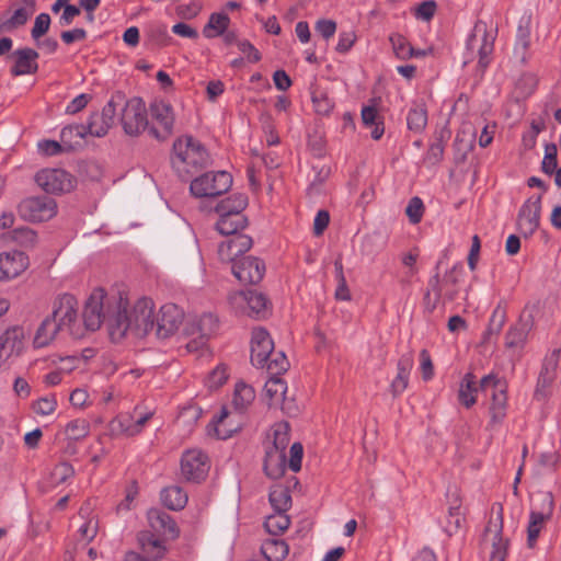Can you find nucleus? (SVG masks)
I'll use <instances>...</instances> for the list:
<instances>
[{"label":"nucleus","instance_id":"0eeeda50","mask_svg":"<svg viewBox=\"0 0 561 561\" xmlns=\"http://www.w3.org/2000/svg\"><path fill=\"white\" fill-rule=\"evenodd\" d=\"M496 30L489 27L483 21H478L468 39V48L472 54L477 53L478 67L485 69L491 65L494 50Z\"/></svg>","mask_w":561,"mask_h":561},{"label":"nucleus","instance_id":"f3484780","mask_svg":"<svg viewBox=\"0 0 561 561\" xmlns=\"http://www.w3.org/2000/svg\"><path fill=\"white\" fill-rule=\"evenodd\" d=\"M541 213V195L525 201L517 215V227L524 237H530L538 229Z\"/></svg>","mask_w":561,"mask_h":561},{"label":"nucleus","instance_id":"4be33fe9","mask_svg":"<svg viewBox=\"0 0 561 561\" xmlns=\"http://www.w3.org/2000/svg\"><path fill=\"white\" fill-rule=\"evenodd\" d=\"M502 517L491 518L486 525L483 540L491 545L490 561H504L507 553V540L502 537Z\"/></svg>","mask_w":561,"mask_h":561},{"label":"nucleus","instance_id":"393cba45","mask_svg":"<svg viewBox=\"0 0 561 561\" xmlns=\"http://www.w3.org/2000/svg\"><path fill=\"white\" fill-rule=\"evenodd\" d=\"M28 266L24 252L10 251L0 253V280H10L21 275Z\"/></svg>","mask_w":561,"mask_h":561},{"label":"nucleus","instance_id":"13d9d810","mask_svg":"<svg viewBox=\"0 0 561 561\" xmlns=\"http://www.w3.org/2000/svg\"><path fill=\"white\" fill-rule=\"evenodd\" d=\"M30 18V13L24 8H19L12 16L2 23L1 30L10 31L24 25Z\"/></svg>","mask_w":561,"mask_h":561},{"label":"nucleus","instance_id":"864d4df0","mask_svg":"<svg viewBox=\"0 0 561 561\" xmlns=\"http://www.w3.org/2000/svg\"><path fill=\"white\" fill-rule=\"evenodd\" d=\"M423 214H424L423 201L417 196L412 197L409 201L408 206L405 208V215L408 216L409 221L413 225L419 224L422 220Z\"/></svg>","mask_w":561,"mask_h":561},{"label":"nucleus","instance_id":"f8f14e48","mask_svg":"<svg viewBox=\"0 0 561 561\" xmlns=\"http://www.w3.org/2000/svg\"><path fill=\"white\" fill-rule=\"evenodd\" d=\"M18 213L26 221H46L57 214V204L54 198L48 196L27 197L18 205Z\"/></svg>","mask_w":561,"mask_h":561},{"label":"nucleus","instance_id":"c85d7f7f","mask_svg":"<svg viewBox=\"0 0 561 561\" xmlns=\"http://www.w3.org/2000/svg\"><path fill=\"white\" fill-rule=\"evenodd\" d=\"M287 468L286 453L276 449H265L263 469L265 474L273 480L284 476Z\"/></svg>","mask_w":561,"mask_h":561},{"label":"nucleus","instance_id":"20e7f679","mask_svg":"<svg viewBox=\"0 0 561 561\" xmlns=\"http://www.w3.org/2000/svg\"><path fill=\"white\" fill-rule=\"evenodd\" d=\"M121 302V295L108 296L102 288L94 289L84 306L82 314L85 328L95 331L100 329L105 320L110 328V318L117 312Z\"/></svg>","mask_w":561,"mask_h":561},{"label":"nucleus","instance_id":"8fccbe9b","mask_svg":"<svg viewBox=\"0 0 561 561\" xmlns=\"http://www.w3.org/2000/svg\"><path fill=\"white\" fill-rule=\"evenodd\" d=\"M195 327L202 337H208L216 332L218 320L211 313H204L197 319Z\"/></svg>","mask_w":561,"mask_h":561},{"label":"nucleus","instance_id":"6e6552de","mask_svg":"<svg viewBox=\"0 0 561 561\" xmlns=\"http://www.w3.org/2000/svg\"><path fill=\"white\" fill-rule=\"evenodd\" d=\"M232 185V176L226 171L206 172L195 178L190 185L193 196L213 198L228 192Z\"/></svg>","mask_w":561,"mask_h":561},{"label":"nucleus","instance_id":"e2e57ef3","mask_svg":"<svg viewBox=\"0 0 561 561\" xmlns=\"http://www.w3.org/2000/svg\"><path fill=\"white\" fill-rule=\"evenodd\" d=\"M390 41L392 42V47L396 55L399 58L408 59L410 53L412 51L411 44L401 35L392 36L390 37Z\"/></svg>","mask_w":561,"mask_h":561},{"label":"nucleus","instance_id":"37998d69","mask_svg":"<svg viewBox=\"0 0 561 561\" xmlns=\"http://www.w3.org/2000/svg\"><path fill=\"white\" fill-rule=\"evenodd\" d=\"M408 128L421 133L427 124V111L424 104H414L407 116Z\"/></svg>","mask_w":561,"mask_h":561},{"label":"nucleus","instance_id":"473e14b6","mask_svg":"<svg viewBox=\"0 0 561 561\" xmlns=\"http://www.w3.org/2000/svg\"><path fill=\"white\" fill-rule=\"evenodd\" d=\"M530 43V16H523L516 33V43L514 48V57L519 60L520 65L526 61L527 50Z\"/></svg>","mask_w":561,"mask_h":561},{"label":"nucleus","instance_id":"e433bc0d","mask_svg":"<svg viewBox=\"0 0 561 561\" xmlns=\"http://www.w3.org/2000/svg\"><path fill=\"white\" fill-rule=\"evenodd\" d=\"M287 391L286 382L278 376H271L264 385V394L268 400V405H279L283 403Z\"/></svg>","mask_w":561,"mask_h":561},{"label":"nucleus","instance_id":"680f3d73","mask_svg":"<svg viewBox=\"0 0 561 561\" xmlns=\"http://www.w3.org/2000/svg\"><path fill=\"white\" fill-rule=\"evenodd\" d=\"M335 268H336V277L339 280V285L335 290V297L339 300H344V301L350 300L351 295H350L348 287L346 285V280L343 276V268H342L341 261L335 262Z\"/></svg>","mask_w":561,"mask_h":561},{"label":"nucleus","instance_id":"39448f33","mask_svg":"<svg viewBox=\"0 0 561 561\" xmlns=\"http://www.w3.org/2000/svg\"><path fill=\"white\" fill-rule=\"evenodd\" d=\"M114 95L122 98L121 124L124 131L129 136H138L142 131H148L149 118L145 102L140 98L127 99L123 92H115Z\"/></svg>","mask_w":561,"mask_h":561},{"label":"nucleus","instance_id":"a18cd8bd","mask_svg":"<svg viewBox=\"0 0 561 561\" xmlns=\"http://www.w3.org/2000/svg\"><path fill=\"white\" fill-rule=\"evenodd\" d=\"M229 22L230 19L226 13H213L203 34L209 38L222 35L228 28Z\"/></svg>","mask_w":561,"mask_h":561},{"label":"nucleus","instance_id":"a211bd4d","mask_svg":"<svg viewBox=\"0 0 561 561\" xmlns=\"http://www.w3.org/2000/svg\"><path fill=\"white\" fill-rule=\"evenodd\" d=\"M539 501L540 508H533L529 516L527 528V545L529 548L535 546L546 520L550 518L553 511V500L549 493L540 494Z\"/></svg>","mask_w":561,"mask_h":561},{"label":"nucleus","instance_id":"412c9836","mask_svg":"<svg viewBox=\"0 0 561 561\" xmlns=\"http://www.w3.org/2000/svg\"><path fill=\"white\" fill-rule=\"evenodd\" d=\"M274 351V342L270 333L263 328H255L251 337V363L260 368H264L267 359Z\"/></svg>","mask_w":561,"mask_h":561},{"label":"nucleus","instance_id":"4468645a","mask_svg":"<svg viewBox=\"0 0 561 561\" xmlns=\"http://www.w3.org/2000/svg\"><path fill=\"white\" fill-rule=\"evenodd\" d=\"M208 456L201 449L193 448L183 453L181 458V474L190 482L203 481L209 471Z\"/></svg>","mask_w":561,"mask_h":561},{"label":"nucleus","instance_id":"0e129e2a","mask_svg":"<svg viewBox=\"0 0 561 561\" xmlns=\"http://www.w3.org/2000/svg\"><path fill=\"white\" fill-rule=\"evenodd\" d=\"M506 320V312L501 307H496L490 319L489 332L492 334H499L502 330Z\"/></svg>","mask_w":561,"mask_h":561},{"label":"nucleus","instance_id":"2eb2a0df","mask_svg":"<svg viewBox=\"0 0 561 561\" xmlns=\"http://www.w3.org/2000/svg\"><path fill=\"white\" fill-rule=\"evenodd\" d=\"M24 330L11 327L0 335V368H8L24 350Z\"/></svg>","mask_w":561,"mask_h":561},{"label":"nucleus","instance_id":"bf43d9fd","mask_svg":"<svg viewBox=\"0 0 561 561\" xmlns=\"http://www.w3.org/2000/svg\"><path fill=\"white\" fill-rule=\"evenodd\" d=\"M289 460L287 462V467L293 472H298L301 469V461L304 456V447L300 443L296 442L291 445L289 450Z\"/></svg>","mask_w":561,"mask_h":561},{"label":"nucleus","instance_id":"72a5a7b5","mask_svg":"<svg viewBox=\"0 0 561 561\" xmlns=\"http://www.w3.org/2000/svg\"><path fill=\"white\" fill-rule=\"evenodd\" d=\"M219 219L216 224L218 232L222 236L230 237L234 233H240L247 225L248 220L243 214H218Z\"/></svg>","mask_w":561,"mask_h":561},{"label":"nucleus","instance_id":"f03ea898","mask_svg":"<svg viewBox=\"0 0 561 561\" xmlns=\"http://www.w3.org/2000/svg\"><path fill=\"white\" fill-rule=\"evenodd\" d=\"M208 163V151L194 137L181 136L173 142L171 164L182 180H188L194 173L206 168Z\"/></svg>","mask_w":561,"mask_h":561},{"label":"nucleus","instance_id":"6ab92c4d","mask_svg":"<svg viewBox=\"0 0 561 561\" xmlns=\"http://www.w3.org/2000/svg\"><path fill=\"white\" fill-rule=\"evenodd\" d=\"M182 321L183 311L176 305H163L154 322L153 331L159 339H168L179 330Z\"/></svg>","mask_w":561,"mask_h":561},{"label":"nucleus","instance_id":"b1692460","mask_svg":"<svg viewBox=\"0 0 561 561\" xmlns=\"http://www.w3.org/2000/svg\"><path fill=\"white\" fill-rule=\"evenodd\" d=\"M152 533L163 539L174 540L180 536V529L172 516L159 508H151L147 513Z\"/></svg>","mask_w":561,"mask_h":561},{"label":"nucleus","instance_id":"6e6d98bb","mask_svg":"<svg viewBox=\"0 0 561 561\" xmlns=\"http://www.w3.org/2000/svg\"><path fill=\"white\" fill-rule=\"evenodd\" d=\"M228 379V370L226 365L220 364L216 368H214L207 379L206 385L209 389H217L222 386Z\"/></svg>","mask_w":561,"mask_h":561},{"label":"nucleus","instance_id":"ea45409f","mask_svg":"<svg viewBox=\"0 0 561 561\" xmlns=\"http://www.w3.org/2000/svg\"><path fill=\"white\" fill-rule=\"evenodd\" d=\"M270 503L274 511L287 512L291 506V496L288 486L275 484L270 491Z\"/></svg>","mask_w":561,"mask_h":561},{"label":"nucleus","instance_id":"9b49d317","mask_svg":"<svg viewBox=\"0 0 561 561\" xmlns=\"http://www.w3.org/2000/svg\"><path fill=\"white\" fill-rule=\"evenodd\" d=\"M229 302L237 312L249 317L263 318L268 312V299L256 290L236 291L229 296Z\"/></svg>","mask_w":561,"mask_h":561},{"label":"nucleus","instance_id":"7c9ffc66","mask_svg":"<svg viewBox=\"0 0 561 561\" xmlns=\"http://www.w3.org/2000/svg\"><path fill=\"white\" fill-rule=\"evenodd\" d=\"M151 416L152 413L148 412L139 416V419H137L136 421H133L131 416L122 415L113 420L111 426L114 432H119L127 436H134L142 431V427L150 420Z\"/></svg>","mask_w":561,"mask_h":561},{"label":"nucleus","instance_id":"c756f323","mask_svg":"<svg viewBox=\"0 0 561 561\" xmlns=\"http://www.w3.org/2000/svg\"><path fill=\"white\" fill-rule=\"evenodd\" d=\"M413 363V357L409 354L401 356L398 360L397 376L390 385L391 393L394 397L400 396L408 388Z\"/></svg>","mask_w":561,"mask_h":561},{"label":"nucleus","instance_id":"423d86ee","mask_svg":"<svg viewBox=\"0 0 561 561\" xmlns=\"http://www.w3.org/2000/svg\"><path fill=\"white\" fill-rule=\"evenodd\" d=\"M148 134L157 140L168 139L174 130L175 114L173 106L164 101L156 99L149 105Z\"/></svg>","mask_w":561,"mask_h":561},{"label":"nucleus","instance_id":"09e8293b","mask_svg":"<svg viewBox=\"0 0 561 561\" xmlns=\"http://www.w3.org/2000/svg\"><path fill=\"white\" fill-rule=\"evenodd\" d=\"M462 522V513L460 511V501L458 497H455V500L450 503L448 507V522L446 526V531L448 534H453L457 531Z\"/></svg>","mask_w":561,"mask_h":561},{"label":"nucleus","instance_id":"2f4dec72","mask_svg":"<svg viewBox=\"0 0 561 561\" xmlns=\"http://www.w3.org/2000/svg\"><path fill=\"white\" fill-rule=\"evenodd\" d=\"M59 332L64 330L49 316L46 317L36 330L33 345L36 348L48 346L57 337Z\"/></svg>","mask_w":561,"mask_h":561},{"label":"nucleus","instance_id":"aec40b11","mask_svg":"<svg viewBox=\"0 0 561 561\" xmlns=\"http://www.w3.org/2000/svg\"><path fill=\"white\" fill-rule=\"evenodd\" d=\"M232 273L243 284H257L265 274L264 262L255 256H245L232 264Z\"/></svg>","mask_w":561,"mask_h":561},{"label":"nucleus","instance_id":"79ce46f5","mask_svg":"<svg viewBox=\"0 0 561 561\" xmlns=\"http://www.w3.org/2000/svg\"><path fill=\"white\" fill-rule=\"evenodd\" d=\"M290 525V520L286 512L274 511L273 514L265 518L264 527L266 531L273 536L282 535Z\"/></svg>","mask_w":561,"mask_h":561},{"label":"nucleus","instance_id":"c9c22d12","mask_svg":"<svg viewBox=\"0 0 561 561\" xmlns=\"http://www.w3.org/2000/svg\"><path fill=\"white\" fill-rule=\"evenodd\" d=\"M187 500V493L179 485H171L161 491V501L169 510L180 511L184 508Z\"/></svg>","mask_w":561,"mask_h":561},{"label":"nucleus","instance_id":"4d7b16f0","mask_svg":"<svg viewBox=\"0 0 561 561\" xmlns=\"http://www.w3.org/2000/svg\"><path fill=\"white\" fill-rule=\"evenodd\" d=\"M50 16L47 13H41L35 18L31 36L35 42H38L49 30Z\"/></svg>","mask_w":561,"mask_h":561},{"label":"nucleus","instance_id":"58836bf2","mask_svg":"<svg viewBox=\"0 0 561 561\" xmlns=\"http://www.w3.org/2000/svg\"><path fill=\"white\" fill-rule=\"evenodd\" d=\"M255 398L254 389L243 381L237 382L232 396V405L239 411H245Z\"/></svg>","mask_w":561,"mask_h":561},{"label":"nucleus","instance_id":"4c0bfd02","mask_svg":"<svg viewBox=\"0 0 561 561\" xmlns=\"http://www.w3.org/2000/svg\"><path fill=\"white\" fill-rule=\"evenodd\" d=\"M261 552L267 561H283L288 554V546L283 539L268 538L262 543Z\"/></svg>","mask_w":561,"mask_h":561},{"label":"nucleus","instance_id":"a878e982","mask_svg":"<svg viewBox=\"0 0 561 561\" xmlns=\"http://www.w3.org/2000/svg\"><path fill=\"white\" fill-rule=\"evenodd\" d=\"M290 442V425L286 421H280L271 426L266 434L264 449H276L286 453Z\"/></svg>","mask_w":561,"mask_h":561},{"label":"nucleus","instance_id":"49530a36","mask_svg":"<svg viewBox=\"0 0 561 561\" xmlns=\"http://www.w3.org/2000/svg\"><path fill=\"white\" fill-rule=\"evenodd\" d=\"M90 433V423L84 419L71 420L65 427V435L70 440H80Z\"/></svg>","mask_w":561,"mask_h":561},{"label":"nucleus","instance_id":"603ef678","mask_svg":"<svg viewBox=\"0 0 561 561\" xmlns=\"http://www.w3.org/2000/svg\"><path fill=\"white\" fill-rule=\"evenodd\" d=\"M57 408V400L55 396H46L43 398H39L33 403V410L36 414L46 416L50 415L55 412Z\"/></svg>","mask_w":561,"mask_h":561},{"label":"nucleus","instance_id":"f257e3e1","mask_svg":"<svg viewBox=\"0 0 561 561\" xmlns=\"http://www.w3.org/2000/svg\"><path fill=\"white\" fill-rule=\"evenodd\" d=\"M128 301L122 297L119 309L110 318V336L113 342L121 341L128 331L142 337L154 329L153 302L151 299L141 298L130 311Z\"/></svg>","mask_w":561,"mask_h":561},{"label":"nucleus","instance_id":"c03bdc74","mask_svg":"<svg viewBox=\"0 0 561 561\" xmlns=\"http://www.w3.org/2000/svg\"><path fill=\"white\" fill-rule=\"evenodd\" d=\"M247 196H244L243 194H236L218 203V205L216 206V213H227V215L243 214L242 211L247 207Z\"/></svg>","mask_w":561,"mask_h":561},{"label":"nucleus","instance_id":"69168bd1","mask_svg":"<svg viewBox=\"0 0 561 561\" xmlns=\"http://www.w3.org/2000/svg\"><path fill=\"white\" fill-rule=\"evenodd\" d=\"M417 257H419L417 250H412L402 255L401 261H402L403 266L407 268L405 275L408 277H412L417 273V266H416Z\"/></svg>","mask_w":561,"mask_h":561},{"label":"nucleus","instance_id":"a19ab883","mask_svg":"<svg viewBox=\"0 0 561 561\" xmlns=\"http://www.w3.org/2000/svg\"><path fill=\"white\" fill-rule=\"evenodd\" d=\"M478 388L472 374H466L460 382L458 399L466 408L472 407L477 402Z\"/></svg>","mask_w":561,"mask_h":561},{"label":"nucleus","instance_id":"1a4fd4ad","mask_svg":"<svg viewBox=\"0 0 561 561\" xmlns=\"http://www.w3.org/2000/svg\"><path fill=\"white\" fill-rule=\"evenodd\" d=\"M480 388L484 392H491L492 401L489 409L490 425H500L506 416L507 396L506 382L494 375H486L480 381Z\"/></svg>","mask_w":561,"mask_h":561},{"label":"nucleus","instance_id":"7ed1b4c3","mask_svg":"<svg viewBox=\"0 0 561 561\" xmlns=\"http://www.w3.org/2000/svg\"><path fill=\"white\" fill-rule=\"evenodd\" d=\"M119 104H122V98L112 94L101 112L91 113L87 124L64 127L60 133L61 139H66L72 134L80 138H84L87 135L104 137L114 125Z\"/></svg>","mask_w":561,"mask_h":561},{"label":"nucleus","instance_id":"3c124183","mask_svg":"<svg viewBox=\"0 0 561 561\" xmlns=\"http://www.w3.org/2000/svg\"><path fill=\"white\" fill-rule=\"evenodd\" d=\"M288 360L283 352L272 353V356L267 359L265 368L271 376H278L285 373L288 368Z\"/></svg>","mask_w":561,"mask_h":561},{"label":"nucleus","instance_id":"5701e85b","mask_svg":"<svg viewBox=\"0 0 561 561\" xmlns=\"http://www.w3.org/2000/svg\"><path fill=\"white\" fill-rule=\"evenodd\" d=\"M253 244L252 238L243 233H234L218 247V256L222 262H238V257L249 251Z\"/></svg>","mask_w":561,"mask_h":561},{"label":"nucleus","instance_id":"774afa93","mask_svg":"<svg viewBox=\"0 0 561 561\" xmlns=\"http://www.w3.org/2000/svg\"><path fill=\"white\" fill-rule=\"evenodd\" d=\"M355 39H356V36H355L354 32H352V31L341 32L339 35L337 45L335 46V50L339 53L348 51L352 48V46L354 45Z\"/></svg>","mask_w":561,"mask_h":561},{"label":"nucleus","instance_id":"f704fd0d","mask_svg":"<svg viewBox=\"0 0 561 561\" xmlns=\"http://www.w3.org/2000/svg\"><path fill=\"white\" fill-rule=\"evenodd\" d=\"M38 53L30 47L14 50L9 58L13 60L11 70H38Z\"/></svg>","mask_w":561,"mask_h":561},{"label":"nucleus","instance_id":"ddd939ff","mask_svg":"<svg viewBox=\"0 0 561 561\" xmlns=\"http://www.w3.org/2000/svg\"><path fill=\"white\" fill-rule=\"evenodd\" d=\"M535 328V317L531 310L525 309L518 321L510 327L504 337V346L514 355L520 356Z\"/></svg>","mask_w":561,"mask_h":561},{"label":"nucleus","instance_id":"bb28decb","mask_svg":"<svg viewBox=\"0 0 561 561\" xmlns=\"http://www.w3.org/2000/svg\"><path fill=\"white\" fill-rule=\"evenodd\" d=\"M137 540L141 551L152 559H161L167 551L164 545L167 539H163L151 530H142L138 533Z\"/></svg>","mask_w":561,"mask_h":561},{"label":"nucleus","instance_id":"338daca9","mask_svg":"<svg viewBox=\"0 0 561 561\" xmlns=\"http://www.w3.org/2000/svg\"><path fill=\"white\" fill-rule=\"evenodd\" d=\"M420 367L424 380L432 379L434 375V367L431 359V355L426 350H422L420 353Z\"/></svg>","mask_w":561,"mask_h":561},{"label":"nucleus","instance_id":"9d476101","mask_svg":"<svg viewBox=\"0 0 561 561\" xmlns=\"http://www.w3.org/2000/svg\"><path fill=\"white\" fill-rule=\"evenodd\" d=\"M78 300L68 293L58 295L53 301V310L49 316L55 322L70 335H78Z\"/></svg>","mask_w":561,"mask_h":561},{"label":"nucleus","instance_id":"de8ad7c7","mask_svg":"<svg viewBox=\"0 0 561 561\" xmlns=\"http://www.w3.org/2000/svg\"><path fill=\"white\" fill-rule=\"evenodd\" d=\"M8 237L16 244L24 248H33L37 242L36 232L28 227H20L8 233Z\"/></svg>","mask_w":561,"mask_h":561},{"label":"nucleus","instance_id":"5fc2aeb1","mask_svg":"<svg viewBox=\"0 0 561 561\" xmlns=\"http://www.w3.org/2000/svg\"><path fill=\"white\" fill-rule=\"evenodd\" d=\"M73 474H75V470L70 463L59 462L54 467V469L50 473V478H51V482L55 485H58V484L66 482Z\"/></svg>","mask_w":561,"mask_h":561},{"label":"nucleus","instance_id":"cd10ccee","mask_svg":"<svg viewBox=\"0 0 561 561\" xmlns=\"http://www.w3.org/2000/svg\"><path fill=\"white\" fill-rule=\"evenodd\" d=\"M560 355L561 348H556L545 357L538 378L537 392L549 388L556 379Z\"/></svg>","mask_w":561,"mask_h":561},{"label":"nucleus","instance_id":"dca6fc26","mask_svg":"<svg viewBox=\"0 0 561 561\" xmlns=\"http://www.w3.org/2000/svg\"><path fill=\"white\" fill-rule=\"evenodd\" d=\"M35 182L45 192L50 194L70 192L76 180L70 173L62 169H44L36 173Z\"/></svg>","mask_w":561,"mask_h":561},{"label":"nucleus","instance_id":"052dcab7","mask_svg":"<svg viewBox=\"0 0 561 561\" xmlns=\"http://www.w3.org/2000/svg\"><path fill=\"white\" fill-rule=\"evenodd\" d=\"M557 146L551 144L546 146L545 157L542 160V171L552 174L557 169Z\"/></svg>","mask_w":561,"mask_h":561}]
</instances>
